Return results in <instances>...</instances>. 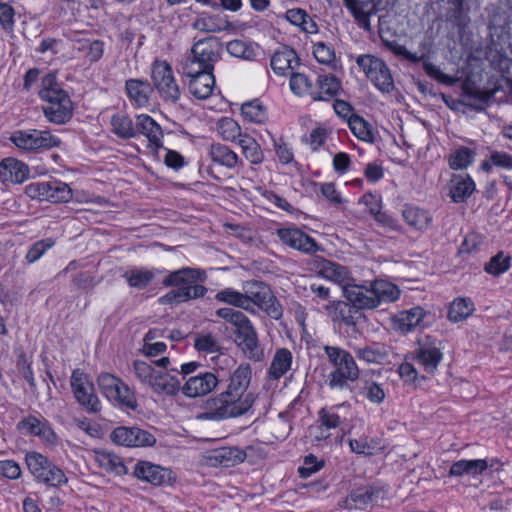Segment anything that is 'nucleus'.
I'll list each match as a JSON object with an SVG mask.
<instances>
[{
	"mask_svg": "<svg viewBox=\"0 0 512 512\" xmlns=\"http://www.w3.org/2000/svg\"><path fill=\"white\" fill-rule=\"evenodd\" d=\"M251 377L250 365H239L230 375L226 389L205 402L204 411L199 418L220 421L247 414L256 400V396L248 392Z\"/></svg>",
	"mask_w": 512,
	"mask_h": 512,
	"instance_id": "1",
	"label": "nucleus"
},
{
	"mask_svg": "<svg viewBox=\"0 0 512 512\" xmlns=\"http://www.w3.org/2000/svg\"><path fill=\"white\" fill-rule=\"evenodd\" d=\"M206 279V272L198 268L186 267L173 271L164 278L163 285L177 288L160 297L159 301L163 305H174L202 298L207 293V288L198 283Z\"/></svg>",
	"mask_w": 512,
	"mask_h": 512,
	"instance_id": "2",
	"label": "nucleus"
},
{
	"mask_svg": "<svg viewBox=\"0 0 512 512\" xmlns=\"http://www.w3.org/2000/svg\"><path fill=\"white\" fill-rule=\"evenodd\" d=\"M39 96L44 102L42 106L46 119L54 124H65L73 113L72 101L65 90L60 87L55 74H47L42 78Z\"/></svg>",
	"mask_w": 512,
	"mask_h": 512,
	"instance_id": "3",
	"label": "nucleus"
},
{
	"mask_svg": "<svg viewBox=\"0 0 512 512\" xmlns=\"http://www.w3.org/2000/svg\"><path fill=\"white\" fill-rule=\"evenodd\" d=\"M324 353L332 370L327 376V384L331 390H345L349 384L358 380L359 367L352 354L338 346L325 345Z\"/></svg>",
	"mask_w": 512,
	"mask_h": 512,
	"instance_id": "4",
	"label": "nucleus"
},
{
	"mask_svg": "<svg viewBox=\"0 0 512 512\" xmlns=\"http://www.w3.org/2000/svg\"><path fill=\"white\" fill-rule=\"evenodd\" d=\"M243 290L244 296L248 300L247 311L252 312V304H254L265 311L270 318L278 320L282 317V306L267 284L257 280H250L244 283Z\"/></svg>",
	"mask_w": 512,
	"mask_h": 512,
	"instance_id": "5",
	"label": "nucleus"
},
{
	"mask_svg": "<svg viewBox=\"0 0 512 512\" xmlns=\"http://www.w3.org/2000/svg\"><path fill=\"white\" fill-rule=\"evenodd\" d=\"M222 46L216 37L197 41L192 49V58L183 66V73H194L195 69L213 72L214 64L220 59Z\"/></svg>",
	"mask_w": 512,
	"mask_h": 512,
	"instance_id": "6",
	"label": "nucleus"
},
{
	"mask_svg": "<svg viewBox=\"0 0 512 512\" xmlns=\"http://www.w3.org/2000/svg\"><path fill=\"white\" fill-rule=\"evenodd\" d=\"M25 462L35 479L48 486L59 487L68 481L65 473L41 453L27 452Z\"/></svg>",
	"mask_w": 512,
	"mask_h": 512,
	"instance_id": "7",
	"label": "nucleus"
},
{
	"mask_svg": "<svg viewBox=\"0 0 512 512\" xmlns=\"http://www.w3.org/2000/svg\"><path fill=\"white\" fill-rule=\"evenodd\" d=\"M356 63L379 91L390 93L394 90L390 69L382 59L373 55H360Z\"/></svg>",
	"mask_w": 512,
	"mask_h": 512,
	"instance_id": "8",
	"label": "nucleus"
},
{
	"mask_svg": "<svg viewBox=\"0 0 512 512\" xmlns=\"http://www.w3.org/2000/svg\"><path fill=\"white\" fill-rule=\"evenodd\" d=\"M11 142L24 151L48 150L58 147L61 140L47 130H18L11 134Z\"/></svg>",
	"mask_w": 512,
	"mask_h": 512,
	"instance_id": "9",
	"label": "nucleus"
},
{
	"mask_svg": "<svg viewBox=\"0 0 512 512\" xmlns=\"http://www.w3.org/2000/svg\"><path fill=\"white\" fill-rule=\"evenodd\" d=\"M97 383L101 393L109 401L129 409L136 408L137 401L134 393L121 379L109 373H101Z\"/></svg>",
	"mask_w": 512,
	"mask_h": 512,
	"instance_id": "10",
	"label": "nucleus"
},
{
	"mask_svg": "<svg viewBox=\"0 0 512 512\" xmlns=\"http://www.w3.org/2000/svg\"><path fill=\"white\" fill-rule=\"evenodd\" d=\"M151 77L154 87L164 101L176 103L180 99V88L167 62L155 61L152 65Z\"/></svg>",
	"mask_w": 512,
	"mask_h": 512,
	"instance_id": "11",
	"label": "nucleus"
},
{
	"mask_svg": "<svg viewBox=\"0 0 512 512\" xmlns=\"http://www.w3.org/2000/svg\"><path fill=\"white\" fill-rule=\"evenodd\" d=\"M71 388L77 402L89 413H98L101 410V404L94 393V387L89 382L85 373L76 369L71 375Z\"/></svg>",
	"mask_w": 512,
	"mask_h": 512,
	"instance_id": "12",
	"label": "nucleus"
},
{
	"mask_svg": "<svg viewBox=\"0 0 512 512\" xmlns=\"http://www.w3.org/2000/svg\"><path fill=\"white\" fill-rule=\"evenodd\" d=\"M20 433L38 437L47 445H55L58 437L49 421L41 414H30L17 423Z\"/></svg>",
	"mask_w": 512,
	"mask_h": 512,
	"instance_id": "13",
	"label": "nucleus"
},
{
	"mask_svg": "<svg viewBox=\"0 0 512 512\" xmlns=\"http://www.w3.org/2000/svg\"><path fill=\"white\" fill-rule=\"evenodd\" d=\"M323 309L334 323H339L352 332H358V322L365 316L358 312L348 301L332 300L325 304Z\"/></svg>",
	"mask_w": 512,
	"mask_h": 512,
	"instance_id": "14",
	"label": "nucleus"
},
{
	"mask_svg": "<svg viewBox=\"0 0 512 512\" xmlns=\"http://www.w3.org/2000/svg\"><path fill=\"white\" fill-rule=\"evenodd\" d=\"M276 233L284 245L301 253L311 255L320 250L315 239L296 226L279 228Z\"/></svg>",
	"mask_w": 512,
	"mask_h": 512,
	"instance_id": "15",
	"label": "nucleus"
},
{
	"mask_svg": "<svg viewBox=\"0 0 512 512\" xmlns=\"http://www.w3.org/2000/svg\"><path fill=\"white\" fill-rule=\"evenodd\" d=\"M133 475L153 486L169 485L174 480L173 472L169 468L149 461H138L134 466Z\"/></svg>",
	"mask_w": 512,
	"mask_h": 512,
	"instance_id": "16",
	"label": "nucleus"
},
{
	"mask_svg": "<svg viewBox=\"0 0 512 512\" xmlns=\"http://www.w3.org/2000/svg\"><path fill=\"white\" fill-rule=\"evenodd\" d=\"M219 384L218 377L212 372H201L187 379L182 386V392L189 398H196L208 395L215 390Z\"/></svg>",
	"mask_w": 512,
	"mask_h": 512,
	"instance_id": "17",
	"label": "nucleus"
},
{
	"mask_svg": "<svg viewBox=\"0 0 512 512\" xmlns=\"http://www.w3.org/2000/svg\"><path fill=\"white\" fill-rule=\"evenodd\" d=\"M343 296L360 312L361 310L375 309L376 300L373 298L371 284L369 286L358 284H345L342 287Z\"/></svg>",
	"mask_w": 512,
	"mask_h": 512,
	"instance_id": "18",
	"label": "nucleus"
},
{
	"mask_svg": "<svg viewBox=\"0 0 512 512\" xmlns=\"http://www.w3.org/2000/svg\"><path fill=\"white\" fill-rule=\"evenodd\" d=\"M136 136L141 134L149 142V146L158 150L163 147V130L148 114H139L135 119Z\"/></svg>",
	"mask_w": 512,
	"mask_h": 512,
	"instance_id": "19",
	"label": "nucleus"
},
{
	"mask_svg": "<svg viewBox=\"0 0 512 512\" xmlns=\"http://www.w3.org/2000/svg\"><path fill=\"white\" fill-rule=\"evenodd\" d=\"M384 497V491L377 486H365L353 490L347 497L346 507L351 509H367L373 507L379 499Z\"/></svg>",
	"mask_w": 512,
	"mask_h": 512,
	"instance_id": "20",
	"label": "nucleus"
},
{
	"mask_svg": "<svg viewBox=\"0 0 512 512\" xmlns=\"http://www.w3.org/2000/svg\"><path fill=\"white\" fill-rule=\"evenodd\" d=\"M190 78L188 87L190 93L198 99H207L215 87L213 72L195 69L194 73H184Z\"/></svg>",
	"mask_w": 512,
	"mask_h": 512,
	"instance_id": "21",
	"label": "nucleus"
},
{
	"mask_svg": "<svg viewBox=\"0 0 512 512\" xmlns=\"http://www.w3.org/2000/svg\"><path fill=\"white\" fill-rule=\"evenodd\" d=\"M29 167L15 158H5L0 162V180L3 183L21 184L29 177Z\"/></svg>",
	"mask_w": 512,
	"mask_h": 512,
	"instance_id": "22",
	"label": "nucleus"
},
{
	"mask_svg": "<svg viewBox=\"0 0 512 512\" xmlns=\"http://www.w3.org/2000/svg\"><path fill=\"white\" fill-rule=\"evenodd\" d=\"M293 354L288 348L276 349L267 371L269 380L278 381L292 370Z\"/></svg>",
	"mask_w": 512,
	"mask_h": 512,
	"instance_id": "23",
	"label": "nucleus"
},
{
	"mask_svg": "<svg viewBox=\"0 0 512 512\" xmlns=\"http://www.w3.org/2000/svg\"><path fill=\"white\" fill-rule=\"evenodd\" d=\"M441 343L429 338L420 345L417 350V360L424 366V368L433 372L437 369L440 361L442 360Z\"/></svg>",
	"mask_w": 512,
	"mask_h": 512,
	"instance_id": "24",
	"label": "nucleus"
},
{
	"mask_svg": "<svg viewBox=\"0 0 512 512\" xmlns=\"http://www.w3.org/2000/svg\"><path fill=\"white\" fill-rule=\"evenodd\" d=\"M125 90L130 101L138 107L147 106L153 93L150 83L141 79L126 80Z\"/></svg>",
	"mask_w": 512,
	"mask_h": 512,
	"instance_id": "25",
	"label": "nucleus"
},
{
	"mask_svg": "<svg viewBox=\"0 0 512 512\" xmlns=\"http://www.w3.org/2000/svg\"><path fill=\"white\" fill-rule=\"evenodd\" d=\"M149 387L158 395L175 396L181 388V383L175 375L158 370Z\"/></svg>",
	"mask_w": 512,
	"mask_h": 512,
	"instance_id": "26",
	"label": "nucleus"
},
{
	"mask_svg": "<svg viewBox=\"0 0 512 512\" xmlns=\"http://www.w3.org/2000/svg\"><path fill=\"white\" fill-rule=\"evenodd\" d=\"M351 405L348 402L333 405L331 407H323L318 411L317 423L323 425L329 431L337 429L346 421V417L340 415V410H350Z\"/></svg>",
	"mask_w": 512,
	"mask_h": 512,
	"instance_id": "27",
	"label": "nucleus"
},
{
	"mask_svg": "<svg viewBox=\"0 0 512 512\" xmlns=\"http://www.w3.org/2000/svg\"><path fill=\"white\" fill-rule=\"evenodd\" d=\"M426 315L423 308L417 306L410 310L399 312L393 318V327L401 333H408L415 327L419 326Z\"/></svg>",
	"mask_w": 512,
	"mask_h": 512,
	"instance_id": "28",
	"label": "nucleus"
},
{
	"mask_svg": "<svg viewBox=\"0 0 512 512\" xmlns=\"http://www.w3.org/2000/svg\"><path fill=\"white\" fill-rule=\"evenodd\" d=\"M318 88L312 94L314 101H328L335 97L341 90L339 79L332 75H319L317 79Z\"/></svg>",
	"mask_w": 512,
	"mask_h": 512,
	"instance_id": "29",
	"label": "nucleus"
},
{
	"mask_svg": "<svg viewBox=\"0 0 512 512\" xmlns=\"http://www.w3.org/2000/svg\"><path fill=\"white\" fill-rule=\"evenodd\" d=\"M319 273L326 279L335 283L349 284L351 280L350 272L347 267L326 259H321L318 263Z\"/></svg>",
	"mask_w": 512,
	"mask_h": 512,
	"instance_id": "30",
	"label": "nucleus"
},
{
	"mask_svg": "<svg viewBox=\"0 0 512 512\" xmlns=\"http://www.w3.org/2000/svg\"><path fill=\"white\" fill-rule=\"evenodd\" d=\"M298 63L296 52L289 47H283L273 54L270 65L277 75H285L287 70H293Z\"/></svg>",
	"mask_w": 512,
	"mask_h": 512,
	"instance_id": "31",
	"label": "nucleus"
},
{
	"mask_svg": "<svg viewBox=\"0 0 512 512\" xmlns=\"http://www.w3.org/2000/svg\"><path fill=\"white\" fill-rule=\"evenodd\" d=\"M475 190V183L469 176L453 175L450 181V196L455 203L464 202Z\"/></svg>",
	"mask_w": 512,
	"mask_h": 512,
	"instance_id": "32",
	"label": "nucleus"
},
{
	"mask_svg": "<svg viewBox=\"0 0 512 512\" xmlns=\"http://www.w3.org/2000/svg\"><path fill=\"white\" fill-rule=\"evenodd\" d=\"M373 298L376 300L375 308L383 303L395 302L400 296L398 287L386 280H375L371 282Z\"/></svg>",
	"mask_w": 512,
	"mask_h": 512,
	"instance_id": "33",
	"label": "nucleus"
},
{
	"mask_svg": "<svg viewBox=\"0 0 512 512\" xmlns=\"http://www.w3.org/2000/svg\"><path fill=\"white\" fill-rule=\"evenodd\" d=\"M95 460L98 465L108 473L121 476L125 475L128 471L122 458L113 452L106 450L96 451Z\"/></svg>",
	"mask_w": 512,
	"mask_h": 512,
	"instance_id": "34",
	"label": "nucleus"
},
{
	"mask_svg": "<svg viewBox=\"0 0 512 512\" xmlns=\"http://www.w3.org/2000/svg\"><path fill=\"white\" fill-rule=\"evenodd\" d=\"M208 156L211 160L226 168H235L238 164V155L228 146L221 143H213L208 149Z\"/></svg>",
	"mask_w": 512,
	"mask_h": 512,
	"instance_id": "35",
	"label": "nucleus"
},
{
	"mask_svg": "<svg viewBox=\"0 0 512 512\" xmlns=\"http://www.w3.org/2000/svg\"><path fill=\"white\" fill-rule=\"evenodd\" d=\"M402 216L409 226L417 230L427 229L432 222V217L429 212L412 205L404 206Z\"/></svg>",
	"mask_w": 512,
	"mask_h": 512,
	"instance_id": "36",
	"label": "nucleus"
},
{
	"mask_svg": "<svg viewBox=\"0 0 512 512\" xmlns=\"http://www.w3.org/2000/svg\"><path fill=\"white\" fill-rule=\"evenodd\" d=\"M488 467L486 460L473 459V460H459L454 462L449 470L450 476L459 477L462 475H477L485 471Z\"/></svg>",
	"mask_w": 512,
	"mask_h": 512,
	"instance_id": "37",
	"label": "nucleus"
},
{
	"mask_svg": "<svg viewBox=\"0 0 512 512\" xmlns=\"http://www.w3.org/2000/svg\"><path fill=\"white\" fill-rule=\"evenodd\" d=\"M111 130L121 139L127 140L136 137L135 123L124 113H116L111 117Z\"/></svg>",
	"mask_w": 512,
	"mask_h": 512,
	"instance_id": "38",
	"label": "nucleus"
},
{
	"mask_svg": "<svg viewBox=\"0 0 512 512\" xmlns=\"http://www.w3.org/2000/svg\"><path fill=\"white\" fill-rule=\"evenodd\" d=\"M122 277L127 281L130 287L143 290L153 281L155 274L145 268H131L126 270L122 274Z\"/></svg>",
	"mask_w": 512,
	"mask_h": 512,
	"instance_id": "39",
	"label": "nucleus"
},
{
	"mask_svg": "<svg viewBox=\"0 0 512 512\" xmlns=\"http://www.w3.org/2000/svg\"><path fill=\"white\" fill-rule=\"evenodd\" d=\"M228 26L227 21L222 20L216 15L209 14H203L192 23L193 29L204 33H218L226 30Z\"/></svg>",
	"mask_w": 512,
	"mask_h": 512,
	"instance_id": "40",
	"label": "nucleus"
},
{
	"mask_svg": "<svg viewBox=\"0 0 512 512\" xmlns=\"http://www.w3.org/2000/svg\"><path fill=\"white\" fill-rule=\"evenodd\" d=\"M258 46L248 41L234 39L227 43V52L236 58L243 60H253L257 55Z\"/></svg>",
	"mask_w": 512,
	"mask_h": 512,
	"instance_id": "41",
	"label": "nucleus"
},
{
	"mask_svg": "<svg viewBox=\"0 0 512 512\" xmlns=\"http://www.w3.org/2000/svg\"><path fill=\"white\" fill-rule=\"evenodd\" d=\"M238 144L242 149L243 155L251 164L258 165L263 162V151L261 146L253 137L249 136L248 134H244V136L238 140Z\"/></svg>",
	"mask_w": 512,
	"mask_h": 512,
	"instance_id": "42",
	"label": "nucleus"
},
{
	"mask_svg": "<svg viewBox=\"0 0 512 512\" xmlns=\"http://www.w3.org/2000/svg\"><path fill=\"white\" fill-rule=\"evenodd\" d=\"M211 458L219 464L228 467L243 462L246 454L237 447H221L213 451Z\"/></svg>",
	"mask_w": 512,
	"mask_h": 512,
	"instance_id": "43",
	"label": "nucleus"
},
{
	"mask_svg": "<svg viewBox=\"0 0 512 512\" xmlns=\"http://www.w3.org/2000/svg\"><path fill=\"white\" fill-rule=\"evenodd\" d=\"M476 152L468 147L460 146L448 158L449 167L453 170L466 169L475 159Z\"/></svg>",
	"mask_w": 512,
	"mask_h": 512,
	"instance_id": "44",
	"label": "nucleus"
},
{
	"mask_svg": "<svg viewBox=\"0 0 512 512\" xmlns=\"http://www.w3.org/2000/svg\"><path fill=\"white\" fill-rule=\"evenodd\" d=\"M493 167L511 171L512 155L505 151L491 150L488 158L481 163V168L486 172H490Z\"/></svg>",
	"mask_w": 512,
	"mask_h": 512,
	"instance_id": "45",
	"label": "nucleus"
},
{
	"mask_svg": "<svg viewBox=\"0 0 512 512\" xmlns=\"http://www.w3.org/2000/svg\"><path fill=\"white\" fill-rule=\"evenodd\" d=\"M474 311V304L468 298H457L449 307L448 319L452 322H460L467 319Z\"/></svg>",
	"mask_w": 512,
	"mask_h": 512,
	"instance_id": "46",
	"label": "nucleus"
},
{
	"mask_svg": "<svg viewBox=\"0 0 512 512\" xmlns=\"http://www.w3.org/2000/svg\"><path fill=\"white\" fill-rule=\"evenodd\" d=\"M356 357L366 363L381 364L387 357L385 347L381 345L365 346L354 350Z\"/></svg>",
	"mask_w": 512,
	"mask_h": 512,
	"instance_id": "47",
	"label": "nucleus"
},
{
	"mask_svg": "<svg viewBox=\"0 0 512 512\" xmlns=\"http://www.w3.org/2000/svg\"><path fill=\"white\" fill-rule=\"evenodd\" d=\"M241 114L247 121L253 123H264L268 119L266 108L257 99L242 104Z\"/></svg>",
	"mask_w": 512,
	"mask_h": 512,
	"instance_id": "48",
	"label": "nucleus"
},
{
	"mask_svg": "<svg viewBox=\"0 0 512 512\" xmlns=\"http://www.w3.org/2000/svg\"><path fill=\"white\" fill-rule=\"evenodd\" d=\"M217 132L225 141L233 142L236 139H241L244 134L240 125L230 117H222L217 123Z\"/></svg>",
	"mask_w": 512,
	"mask_h": 512,
	"instance_id": "49",
	"label": "nucleus"
},
{
	"mask_svg": "<svg viewBox=\"0 0 512 512\" xmlns=\"http://www.w3.org/2000/svg\"><path fill=\"white\" fill-rule=\"evenodd\" d=\"M215 299L228 305L248 310V300L244 293L238 292L232 288H225L217 292Z\"/></svg>",
	"mask_w": 512,
	"mask_h": 512,
	"instance_id": "50",
	"label": "nucleus"
},
{
	"mask_svg": "<svg viewBox=\"0 0 512 512\" xmlns=\"http://www.w3.org/2000/svg\"><path fill=\"white\" fill-rule=\"evenodd\" d=\"M48 201L49 202H67L72 198L70 187L59 180L47 181Z\"/></svg>",
	"mask_w": 512,
	"mask_h": 512,
	"instance_id": "51",
	"label": "nucleus"
},
{
	"mask_svg": "<svg viewBox=\"0 0 512 512\" xmlns=\"http://www.w3.org/2000/svg\"><path fill=\"white\" fill-rule=\"evenodd\" d=\"M348 126L354 136H356L359 140L366 142L374 141L372 126L366 120H364V118L356 115L355 117H352V119L348 122Z\"/></svg>",
	"mask_w": 512,
	"mask_h": 512,
	"instance_id": "52",
	"label": "nucleus"
},
{
	"mask_svg": "<svg viewBox=\"0 0 512 512\" xmlns=\"http://www.w3.org/2000/svg\"><path fill=\"white\" fill-rule=\"evenodd\" d=\"M290 88L292 92L299 96L309 95L315 92L312 81L303 73H292L290 77Z\"/></svg>",
	"mask_w": 512,
	"mask_h": 512,
	"instance_id": "53",
	"label": "nucleus"
},
{
	"mask_svg": "<svg viewBox=\"0 0 512 512\" xmlns=\"http://www.w3.org/2000/svg\"><path fill=\"white\" fill-rule=\"evenodd\" d=\"M237 345L248 359L254 362L264 360V348L259 343L258 336L253 337L251 340L237 342Z\"/></svg>",
	"mask_w": 512,
	"mask_h": 512,
	"instance_id": "54",
	"label": "nucleus"
},
{
	"mask_svg": "<svg viewBox=\"0 0 512 512\" xmlns=\"http://www.w3.org/2000/svg\"><path fill=\"white\" fill-rule=\"evenodd\" d=\"M194 347L203 353H216L221 350V344L217 337L211 333L198 334L194 339Z\"/></svg>",
	"mask_w": 512,
	"mask_h": 512,
	"instance_id": "55",
	"label": "nucleus"
},
{
	"mask_svg": "<svg viewBox=\"0 0 512 512\" xmlns=\"http://www.w3.org/2000/svg\"><path fill=\"white\" fill-rule=\"evenodd\" d=\"M78 50L86 52L89 62H97L103 56L104 43L101 40H82L79 42Z\"/></svg>",
	"mask_w": 512,
	"mask_h": 512,
	"instance_id": "56",
	"label": "nucleus"
},
{
	"mask_svg": "<svg viewBox=\"0 0 512 512\" xmlns=\"http://www.w3.org/2000/svg\"><path fill=\"white\" fill-rule=\"evenodd\" d=\"M55 244V241L51 238L42 239L35 242L28 249L25 259L28 263H34L39 260L47 250L52 248Z\"/></svg>",
	"mask_w": 512,
	"mask_h": 512,
	"instance_id": "57",
	"label": "nucleus"
},
{
	"mask_svg": "<svg viewBox=\"0 0 512 512\" xmlns=\"http://www.w3.org/2000/svg\"><path fill=\"white\" fill-rule=\"evenodd\" d=\"M133 370H134V373H135L137 379L141 383L148 385V386H150L156 372L158 371V370H155V368L151 364H149L145 361H141V360L134 361Z\"/></svg>",
	"mask_w": 512,
	"mask_h": 512,
	"instance_id": "58",
	"label": "nucleus"
},
{
	"mask_svg": "<svg viewBox=\"0 0 512 512\" xmlns=\"http://www.w3.org/2000/svg\"><path fill=\"white\" fill-rule=\"evenodd\" d=\"M510 267V257L505 256L502 252L498 253L490 259L484 269L492 275H500L506 272Z\"/></svg>",
	"mask_w": 512,
	"mask_h": 512,
	"instance_id": "59",
	"label": "nucleus"
},
{
	"mask_svg": "<svg viewBox=\"0 0 512 512\" xmlns=\"http://www.w3.org/2000/svg\"><path fill=\"white\" fill-rule=\"evenodd\" d=\"M362 394L366 399L375 404L382 403L386 397L383 385L373 381H367L365 383L362 387Z\"/></svg>",
	"mask_w": 512,
	"mask_h": 512,
	"instance_id": "60",
	"label": "nucleus"
},
{
	"mask_svg": "<svg viewBox=\"0 0 512 512\" xmlns=\"http://www.w3.org/2000/svg\"><path fill=\"white\" fill-rule=\"evenodd\" d=\"M423 69L429 77L437 80L442 84L453 86L458 81L457 77L443 73L438 66L434 65L431 62H424Z\"/></svg>",
	"mask_w": 512,
	"mask_h": 512,
	"instance_id": "61",
	"label": "nucleus"
},
{
	"mask_svg": "<svg viewBox=\"0 0 512 512\" xmlns=\"http://www.w3.org/2000/svg\"><path fill=\"white\" fill-rule=\"evenodd\" d=\"M15 10L14 8L8 4L1 2L0 3V24L2 29L8 33L12 34L15 26Z\"/></svg>",
	"mask_w": 512,
	"mask_h": 512,
	"instance_id": "62",
	"label": "nucleus"
},
{
	"mask_svg": "<svg viewBox=\"0 0 512 512\" xmlns=\"http://www.w3.org/2000/svg\"><path fill=\"white\" fill-rule=\"evenodd\" d=\"M133 433L134 427L120 426L112 431L110 438L115 444L132 447Z\"/></svg>",
	"mask_w": 512,
	"mask_h": 512,
	"instance_id": "63",
	"label": "nucleus"
},
{
	"mask_svg": "<svg viewBox=\"0 0 512 512\" xmlns=\"http://www.w3.org/2000/svg\"><path fill=\"white\" fill-rule=\"evenodd\" d=\"M313 55L315 59L322 64L329 65L333 63L335 59V52L324 42H317L313 46Z\"/></svg>",
	"mask_w": 512,
	"mask_h": 512,
	"instance_id": "64",
	"label": "nucleus"
}]
</instances>
